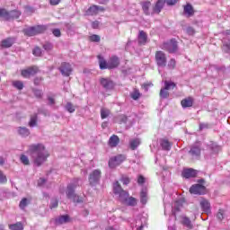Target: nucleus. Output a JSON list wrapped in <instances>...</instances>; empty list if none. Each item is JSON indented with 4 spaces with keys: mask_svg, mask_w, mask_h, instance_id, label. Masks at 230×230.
I'll use <instances>...</instances> for the list:
<instances>
[{
    "mask_svg": "<svg viewBox=\"0 0 230 230\" xmlns=\"http://www.w3.org/2000/svg\"><path fill=\"white\" fill-rule=\"evenodd\" d=\"M27 154L34 159V164L38 166H41L42 164L48 161L49 157V152L46 150V146L43 144H31L28 146Z\"/></svg>",
    "mask_w": 230,
    "mask_h": 230,
    "instance_id": "f257e3e1",
    "label": "nucleus"
},
{
    "mask_svg": "<svg viewBox=\"0 0 230 230\" xmlns=\"http://www.w3.org/2000/svg\"><path fill=\"white\" fill-rule=\"evenodd\" d=\"M97 58L99 60V67L102 70L117 69V67H119V65L121 64L119 58L116 55L111 56L108 61L105 60V58H103L102 55H98Z\"/></svg>",
    "mask_w": 230,
    "mask_h": 230,
    "instance_id": "f03ea898",
    "label": "nucleus"
},
{
    "mask_svg": "<svg viewBox=\"0 0 230 230\" xmlns=\"http://www.w3.org/2000/svg\"><path fill=\"white\" fill-rule=\"evenodd\" d=\"M48 26L46 25H35L23 29L22 32L26 37H35V35H40L46 33Z\"/></svg>",
    "mask_w": 230,
    "mask_h": 230,
    "instance_id": "7ed1b4c3",
    "label": "nucleus"
},
{
    "mask_svg": "<svg viewBox=\"0 0 230 230\" xmlns=\"http://www.w3.org/2000/svg\"><path fill=\"white\" fill-rule=\"evenodd\" d=\"M78 181H79V179H75V183L68 184L67 190H66L67 199H72L73 202H75L76 204H80V203L84 202L82 198H80V196H78L75 193V189L78 186Z\"/></svg>",
    "mask_w": 230,
    "mask_h": 230,
    "instance_id": "20e7f679",
    "label": "nucleus"
},
{
    "mask_svg": "<svg viewBox=\"0 0 230 230\" xmlns=\"http://www.w3.org/2000/svg\"><path fill=\"white\" fill-rule=\"evenodd\" d=\"M22 13L19 10L8 11L5 8L0 7V19H4V21H12L13 19H19Z\"/></svg>",
    "mask_w": 230,
    "mask_h": 230,
    "instance_id": "39448f33",
    "label": "nucleus"
},
{
    "mask_svg": "<svg viewBox=\"0 0 230 230\" xmlns=\"http://www.w3.org/2000/svg\"><path fill=\"white\" fill-rule=\"evenodd\" d=\"M113 192L115 195H119V199L122 202V204L127 202V199H128V191H126L123 190V188H121L119 181H115L113 183Z\"/></svg>",
    "mask_w": 230,
    "mask_h": 230,
    "instance_id": "423d86ee",
    "label": "nucleus"
},
{
    "mask_svg": "<svg viewBox=\"0 0 230 230\" xmlns=\"http://www.w3.org/2000/svg\"><path fill=\"white\" fill-rule=\"evenodd\" d=\"M100 179H102V171L100 169L93 170L90 172L88 177L90 186H96V184H99Z\"/></svg>",
    "mask_w": 230,
    "mask_h": 230,
    "instance_id": "0eeeda50",
    "label": "nucleus"
},
{
    "mask_svg": "<svg viewBox=\"0 0 230 230\" xmlns=\"http://www.w3.org/2000/svg\"><path fill=\"white\" fill-rule=\"evenodd\" d=\"M161 48L164 51H168V53H175L179 49L177 40H175V39H172L170 41L164 42L161 45Z\"/></svg>",
    "mask_w": 230,
    "mask_h": 230,
    "instance_id": "6e6552de",
    "label": "nucleus"
},
{
    "mask_svg": "<svg viewBox=\"0 0 230 230\" xmlns=\"http://www.w3.org/2000/svg\"><path fill=\"white\" fill-rule=\"evenodd\" d=\"M155 60L158 67H166V54L162 50H158L155 53Z\"/></svg>",
    "mask_w": 230,
    "mask_h": 230,
    "instance_id": "1a4fd4ad",
    "label": "nucleus"
},
{
    "mask_svg": "<svg viewBox=\"0 0 230 230\" xmlns=\"http://www.w3.org/2000/svg\"><path fill=\"white\" fill-rule=\"evenodd\" d=\"M39 66H29L25 69H22L21 71V75L23 78H31V76H35V75H37V73H39Z\"/></svg>",
    "mask_w": 230,
    "mask_h": 230,
    "instance_id": "9d476101",
    "label": "nucleus"
},
{
    "mask_svg": "<svg viewBox=\"0 0 230 230\" xmlns=\"http://www.w3.org/2000/svg\"><path fill=\"white\" fill-rule=\"evenodd\" d=\"M126 159L127 156H125V155H118L117 156L110 159L109 166L110 168H116V166H119V164H121V163H123Z\"/></svg>",
    "mask_w": 230,
    "mask_h": 230,
    "instance_id": "9b49d317",
    "label": "nucleus"
},
{
    "mask_svg": "<svg viewBox=\"0 0 230 230\" xmlns=\"http://www.w3.org/2000/svg\"><path fill=\"white\" fill-rule=\"evenodd\" d=\"M190 193L192 195H206V186L202 184H194L190 188Z\"/></svg>",
    "mask_w": 230,
    "mask_h": 230,
    "instance_id": "f8f14e48",
    "label": "nucleus"
},
{
    "mask_svg": "<svg viewBox=\"0 0 230 230\" xmlns=\"http://www.w3.org/2000/svg\"><path fill=\"white\" fill-rule=\"evenodd\" d=\"M59 71L63 76H71V73H73V67L71 66V64L63 62L59 66Z\"/></svg>",
    "mask_w": 230,
    "mask_h": 230,
    "instance_id": "ddd939ff",
    "label": "nucleus"
},
{
    "mask_svg": "<svg viewBox=\"0 0 230 230\" xmlns=\"http://www.w3.org/2000/svg\"><path fill=\"white\" fill-rule=\"evenodd\" d=\"M199 173V172L195 169L192 168H189V169H184L181 172V176L184 179H192L194 177H197V174Z\"/></svg>",
    "mask_w": 230,
    "mask_h": 230,
    "instance_id": "4468645a",
    "label": "nucleus"
},
{
    "mask_svg": "<svg viewBox=\"0 0 230 230\" xmlns=\"http://www.w3.org/2000/svg\"><path fill=\"white\" fill-rule=\"evenodd\" d=\"M100 12H105V8L99 5H92L86 11V15H98Z\"/></svg>",
    "mask_w": 230,
    "mask_h": 230,
    "instance_id": "2eb2a0df",
    "label": "nucleus"
},
{
    "mask_svg": "<svg viewBox=\"0 0 230 230\" xmlns=\"http://www.w3.org/2000/svg\"><path fill=\"white\" fill-rule=\"evenodd\" d=\"M100 84L107 91H111V89H114V82L110 78H101Z\"/></svg>",
    "mask_w": 230,
    "mask_h": 230,
    "instance_id": "dca6fc26",
    "label": "nucleus"
},
{
    "mask_svg": "<svg viewBox=\"0 0 230 230\" xmlns=\"http://www.w3.org/2000/svg\"><path fill=\"white\" fill-rule=\"evenodd\" d=\"M199 204L204 213H211V203H209V200L202 199Z\"/></svg>",
    "mask_w": 230,
    "mask_h": 230,
    "instance_id": "f3484780",
    "label": "nucleus"
},
{
    "mask_svg": "<svg viewBox=\"0 0 230 230\" xmlns=\"http://www.w3.org/2000/svg\"><path fill=\"white\" fill-rule=\"evenodd\" d=\"M164 0H157V2L155 4L153 7V13H161L163 8H164Z\"/></svg>",
    "mask_w": 230,
    "mask_h": 230,
    "instance_id": "a211bd4d",
    "label": "nucleus"
},
{
    "mask_svg": "<svg viewBox=\"0 0 230 230\" xmlns=\"http://www.w3.org/2000/svg\"><path fill=\"white\" fill-rule=\"evenodd\" d=\"M13 44H15V38L9 37L1 41V48H12Z\"/></svg>",
    "mask_w": 230,
    "mask_h": 230,
    "instance_id": "6ab92c4d",
    "label": "nucleus"
},
{
    "mask_svg": "<svg viewBox=\"0 0 230 230\" xmlns=\"http://www.w3.org/2000/svg\"><path fill=\"white\" fill-rule=\"evenodd\" d=\"M108 145L111 148H116L119 145V137L118 135H112L108 141Z\"/></svg>",
    "mask_w": 230,
    "mask_h": 230,
    "instance_id": "aec40b11",
    "label": "nucleus"
},
{
    "mask_svg": "<svg viewBox=\"0 0 230 230\" xmlns=\"http://www.w3.org/2000/svg\"><path fill=\"white\" fill-rule=\"evenodd\" d=\"M181 224L184 226V227H187V229H193V223H191V219L186 216L181 217Z\"/></svg>",
    "mask_w": 230,
    "mask_h": 230,
    "instance_id": "412c9836",
    "label": "nucleus"
},
{
    "mask_svg": "<svg viewBox=\"0 0 230 230\" xmlns=\"http://www.w3.org/2000/svg\"><path fill=\"white\" fill-rule=\"evenodd\" d=\"M148 40V35L145 31H140L138 34V44L140 46H145L146 44V41Z\"/></svg>",
    "mask_w": 230,
    "mask_h": 230,
    "instance_id": "4be33fe9",
    "label": "nucleus"
},
{
    "mask_svg": "<svg viewBox=\"0 0 230 230\" xmlns=\"http://www.w3.org/2000/svg\"><path fill=\"white\" fill-rule=\"evenodd\" d=\"M140 202L144 206L148 202V190L143 188L140 191Z\"/></svg>",
    "mask_w": 230,
    "mask_h": 230,
    "instance_id": "5701e85b",
    "label": "nucleus"
},
{
    "mask_svg": "<svg viewBox=\"0 0 230 230\" xmlns=\"http://www.w3.org/2000/svg\"><path fill=\"white\" fill-rule=\"evenodd\" d=\"M181 105L183 109H188L190 107H193V99L192 97H187L182 99L181 102Z\"/></svg>",
    "mask_w": 230,
    "mask_h": 230,
    "instance_id": "b1692460",
    "label": "nucleus"
},
{
    "mask_svg": "<svg viewBox=\"0 0 230 230\" xmlns=\"http://www.w3.org/2000/svg\"><path fill=\"white\" fill-rule=\"evenodd\" d=\"M142 10L145 15H150V7L152 6V3L150 1L141 2Z\"/></svg>",
    "mask_w": 230,
    "mask_h": 230,
    "instance_id": "393cba45",
    "label": "nucleus"
},
{
    "mask_svg": "<svg viewBox=\"0 0 230 230\" xmlns=\"http://www.w3.org/2000/svg\"><path fill=\"white\" fill-rule=\"evenodd\" d=\"M183 12L188 15V17H191L195 14V11L193 10V6L191 4H187L183 6Z\"/></svg>",
    "mask_w": 230,
    "mask_h": 230,
    "instance_id": "a878e982",
    "label": "nucleus"
},
{
    "mask_svg": "<svg viewBox=\"0 0 230 230\" xmlns=\"http://www.w3.org/2000/svg\"><path fill=\"white\" fill-rule=\"evenodd\" d=\"M67 222H70L68 215H63L56 219V224H58V226H62V224H67Z\"/></svg>",
    "mask_w": 230,
    "mask_h": 230,
    "instance_id": "bb28decb",
    "label": "nucleus"
},
{
    "mask_svg": "<svg viewBox=\"0 0 230 230\" xmlns=\"http://www.w3.org/2000/svg\"><path fill=\"white\" fill-rule=\"evenodd\" d=\"M162 150H166L167 152L172 150V143L168 139H162L160 143Z\"/></svg>",
    "mask_w": 230,
    "mask_h": 230,
    "instance_id": "cd10ccee",
    "label": "nucleus"
},
{
    "mask_svg": "<svg viewBox=\"0 0 230 230\" xmlns=\"http://www.w3.org/2000/svg\"><path fill=\"white\" fill-rule=\"evenodd\" d=\"M190 154L194 157H200V147L193 146L190 150Z\"/></svg>",
    "mask_w": 230,
    "mask_h": 230,
    "instance_id": "c85d7f7f",
    "label": "nucleus"
},
{
    "mask_svg": "<svg viewBox=\"0 0 230 230\" xmlns=\"http://www.w3.org/2000/svg\"><path fill=\"white\" fill-rule=\"evenodd\" d=\"M139 145H141V140H139V138H134L129 141V147L132 150H136Z\"/></svg>",
    "mask_w": 230,
    "mask_h": 230,
    "instance_id": "c756f323",
    "label": "nucleus"
},
{
    "mask_svg": "<svg viewBox=\"0 0 230 230\" xmlns=\"http://www.w3.org/2000/svg\"><path fill=\"white\" fill-rule=\"evenodd\" d=\"M10 230H24V226H22V223L17 222L15 224L9 225Z\"/></svg>",
    "mask_w": 230,
    "mask_h": 230,
    "instance_id": "7c9ffc66",
    "label": "nucleus"
},
{
    "mask_svg": "<svg viewBox=\"0 0 230 230\" xmlns=\"http://www.w3.org/2000/svg\"><path fill=\"white\" fill-rule=\"evenodd\" d=\"M124 204H126V206H137V199L134 197H128L126 200V202H124Z\"/></svg>",
    "mask_w": 230,
    "mask_h": 230,
    "instance_id": "2f4dec72",
    "label": "nucleus"
},
{
    "mask_svg": "<svg viewBox=\"0 0 230 230\" xmlns=\"http://www.w3.org/2000/svg\"><path fill=\"white\" fill-rule=\"evenodd\" d=\"M160 98L163 100H166V98H169L170 96V92H168V89L166 88H161L160 93H159Z\"/></svg>",
    "mask_w": 230,
    "mask_h": 230,
    "instance_id": "473e14b6",
    "label": "nucleus"
},
{
    "mask_svg": "<svg viewBox=\"0 0 230 230\" xmlns=\"http://www.w3.org/2000/svg\"><path fill=\"white\" fill-rule=\"evenodd\" d=\"M39 119L37 113H34L31 116V119L29 121V127H37V119Z\"/></svg>",
    "mask_w": 230,
    "mask_h": 230,
    "instance_id": "72a5a7b5",
    "label": "nucleus"
},
{
    "mask_svg": "<svg viewBox=\"0 0 230 230\" xmlns=\"http://www.w3.org/2000/svg\"><path fill=\"white\" fill-rule=\"evenodd\" d=\"M130 97L132 98V100L137 101L141 98V93L139 92L138 89L135 88L133 92L130 93Z\"/></svg>",
    "mask_w": 230,
    "mask_h": 230,
    "instance_id": "f704fd0d",
    "label": "nucleus"
},
{
    "mask_svg": "<svg viewBox=\"0 0 230 230\" xmlns=\"http://www.w3.org/2000/svg\"><path fill=\"white\" fill-rule=\"evenodd\" d=\"M175 87H177V84H175L174 82L164 81V88L167 89L168 91H170L172 89H175Z\"/></svg>",
    "mask_w": 230,
    "mask_h": 230,
    "instance_id": "c9c22d12",
    "label": "nucleus"
},
{
    "mask_svg": "<svg viewBox=\"0 0 230 230\" xmlns=\"http://www.w3.org/2000/svg\"><path fill=\"white\" fill-rule=\"evenodd\" d=\"M18 133L22 137H28V136H30V129H28L27 128H19Z\"/></svg>",
    "mask_w": 230,
    "mask_h": 230,
    "instance_id": "e433bc0d",
    "label": "nucleus"
},
{
    "mask_svg": "<svg viewBox=\"0 0 230 230\" xmlns=\"http://www.w3.org/2000/svg\"><path fill=\"white\" fill-rule=\"evenodd\" d=\"M13 86L18 89V91H22L24 89V83L22 81H13Z\"/></svg>",
    "mask_w": 230,
    "mask_h": 230,
    "instance_id": "4c0bfd02",
    "label": "nucleus"
},
{
    "mask_svg": "<svg viewBox=\"0 0 230 230\" xmlns=\"http://www.w3.org/2000/svg\"><path fill=\"white\" fill-rule=\"evenodd\" d=\"M110 115H111V110L106 109V108H102L101 110V118H102V119H105V118H109Z\"/></svg>",
    "mask_w": 230,
    "mask_h": 230,
    "instance_id": "58836bf2",
    "label": "nucleus"
},
{
    "mask_svg": "<svg viewBox=\"0 0 230 230\" xmlns=\"http://www.w3.org/2000/svg\"><path fill=\"white\" fill-rule=\"evenodd\" d=\"M32 93H33L34 96L36 98H38L39 100H41L42 96H44V93H42V90L33 88Z\"/></svg>",
    "mask_w": 230,
    "mask_h": 230,
    "instance_id": "ea45409f",
    "label": "nucleus"
},
{
    "mask_svg": "<svg viewBox=\"0 0 230 230\" xmlns=\"http://www.w3.org/2000/svg\"><path fill=\"white\" fill-rule=\"evenodd\" d=\"M177 66V61L175 60V58H171L168 62L167 67L168 69L173 70L175 69Z\"/></svg>",
    "mask_w": 230,
    "mask_h": 230,
    "instance_id": "a19ab883",
    "label": "nucleus"
},
{
    "mask_svg": "<svg viewBox=\"0 0 230 230\" xmlns=\"http://www.w3.org/2000/svg\"><path fill=\"white\" fill-rule=\"evenodd\" d=\"M90 42H100L102 40V38L98 34H93L89 37Z\"/></svg>",
    "mask_w": 230,
    "mask_h": 230,
    "instance_id": "79ce46f5",
    "label": "nucleus"
},
{
    "mask_svg": "<svg viewBox=\"0 0 230 230\" xmlns=\"http://www.w3.org/2000/svg\"><path fill=\"white\" fill-rule=\"evenodd\" d=\"M20 160L21 163H22V164H24L25 166H28L30 164V159L28 158V156H26V155H22Z\"/></svg>",
    "mask_w": 230,
    "mask_h": 230,
    "instance_id": "37998d69",
    "label": "nucleus"
},
{
    "mask_svg": "<svg viewBox=\"0 0 230 230\" xmlns=\"http://www.w3.org/2000/svg\"><path fill=\"white\" fill-rule=\"evenodd\" d=\"M32 54L34 55V57H41L42 49L40 47H35L32 50Z\"/></svg>",
    "mask_w": 230,
    "mask_h": 230,
    "instance_id": "c03bdc74",
    "label": "nucleus"
},
{
    "mask_svg": "<svg viewBox=\"0 0 230 230\" xmlns=\"http://www.w3.org/2000/svg\"><path fill=\"white\" fill-rule=\"evenodd\" d=\"M6 182H8V179L3 171L0 170V184H6Z\"/></svg>",
    "mask_w": 230,
    "mask_h": 230,
    "instance_id": "a18cd8bd",
    "label": "nucleus"
},
{
    "mask_svg": "<svg viewBox=\"0 0 230 230\" xmlns=\"http://www.w3.org/2000/svg\"><path fill=\"white\" fill-rule=\"evenodd\" d=\"M43 49H45V51H51V49H53V44L51 42H45V44H43L42 46Z\"/></svg>",
    "mask_w": 230,
    "mask_h": 230,
    "instance_id": "49530a36",
    "label": "nucleus"
},
{
    "mask_svg": "<svg viewBox=\"0 0 230 230\" xmlns=\"http://www.w3.org/2000/svg\"><path fill=\"white\" fill-rule=\"evenodd\" d=\"M26 206H28V199L23 198L19 204V208L21 209H25Z\"/></svg>",
    "mask_w": 230,
    "mask_h": 230,
    "instance_id": "de8ad7c7",
    "label": "nucleus"
},
{
    "mask_svg": "<svg viewBox=\"0 0 230 230\" xmlns=\"http://www.w3.org/2000/svg\"><path fill=\"white\" fill-rule=\"evenodd\" d=\"M66 110L67 111V112H70V113H73L75 111V106L71 102L66 103Z\"/></svg>",
    "mask_w": 230,
    "mask_h": 230,
    "instance_id": "09e8293b",
    "label": "nucleus"
},
{
    "mask_svg": "<svg viewBox=\"0 0 230 230\" xmlns=\"http://www.w3.org/2000/svg\"><path fill=\"white\" fill-rule=\"evenodd\" d=\"M173 208L175 211H181V208H182V201L181 200L175 201Z\"/></svg>",
    "mask_w": 230,
    "mask_h": 230,
    "instance_id": "8fccbe9b",
    "label": "nucleus"
},
{
    "mask_svg": "<svg viewBox=\"0 0 230 230\" xmlns=\"http://www.w3.org/2000/svg\"><path fill=\"white\" fill-rule=\"evenodd\" d=\"M56 208H58V199H54L50 201V209H55Z\"/></svg>",
    "mask_w": 230,
    "mask_h": 230,
    "instance_id": "3c124183",
    "label": "nucleus"
},
{
    "mask_svg": "<svg viewBox=\"0 0 230 230\" xmlns=\"http://www.w3.org/2000/svg\"><path fill=\"white\" fill-rule=\"evenodd\" d=\"M52 33L54 37H62V32L60 31V29H53Z\"/></svg>",
    "mask_w": 230,
    "mask_h": 230,
    "instance_id": "603ef678",
    "label": "nucleus"
},
{
    "mask_svg": "<svg viewBox=\"0 0 230 230\" xmlns=\"http://www.w3.org/2000/svg\"><path fill=\"white\" fill-rule=\"evenodd\" d=\"M120 181H122L123 184H125L126 186L128 184H130V178L127 177V176H122Z\"/></svg>",
    "mask_w": 230,
    "mask_h": 230,
    "instance_id": "864d4df0",
    "label": "nucleus"
},
{
    "mask_svg": "<svg viewBox=\"0 0 230 230\" xmlns=\"http://www.w3.org/2000/svg\"><path fill=\"white\" fill-rule=\"evenodd\" d=\"M119 123H127L128 118L126 115H119Z\"/></svg>",
    "mask_w": 230,
    "mask_h": 230,
    "instance_id": "5fc2aeb1",
    "label": "nucleus"
},
{
    "mask_svg": "<svg viewBox=\"0 0 230 230\" xmlns=\"http://www.w3.org/2000/svg\"><path fill=\"white\" fill-rule=\"evenodd\" d=\"M166 4H168V6H173V4H177V3H179V0H164Z\"/></svg>",
    "mask_w": 230,
    "mask_h": 230,
    "instance_id": "6e6d98bb",
    "label": "nucleus"
},
{
    "mask_svg": "<svg viewBox=\"0 0 230 230\" xmlns=\"http://www.w3.org/2000/svg\"><path fill=\"white\" fill-rule=\"evenodd\" d=\"M146 182L145 176L139 175L137 178V184L143 185Z\"/></svg>",
    "mask_w": 230,
    "mask_h": 230,
    "instance_id": "4d7b16f0",
    "label": "nucleus"
},
{
    "mask_svg": "<svg viewBox=\"0 0 230 230\" xmlns=\"http://www.w3.org/2000/svg\"><path fill=\"white\" fill-rule=\"evenodd\" d=\"M217 217L218 220H224V210L219 209V211L217 212Z\"/></svg>",
    "mask_w": 230,
    "mask_h": 230,
    "instance_id": "13d9d810",
    "label": "nucleus"
},
{
    "mask_svg": "<svg viewBox=\"0 0 230 230\" xmlns=\"http://www.w3.org/2000/svg\"><path fill=\"white\" fill-rule=\"evenodd\" d=\"M42 80H44V78H42V77H35L34 78V85H40Z\"/></svg>",
    "mask_w": 230,
    "mask_h": 230,
    "instance_id": "bf43d9fd",
    "label": "nucleus"
},
{
    "mask_svg": "<svg viewBox=\"0 0 230 230\" xmlns=\"http://www.w3.org/2000/svg\"><path fill=\"white\" fill-rule=\"evenodd\" d=\"M92 28L93 30H98V28H100V22L98 21H94L92 22Z\"/></svg>",
    "mask_w": 230,
    "mask_h": 230,
    "instance_id": "052dcab7",
    "label": "nucleus"
},
{
    "mask_svg": "<svg viewBox=\"0 0 230 230\" xmlns=\"http://www.w3.org/2000/svg\"><path fill=\"white\" fill-rule=\"evenodd\" d=\"M60 1L62 0H49L51 6H57V4H60Z\"/></svg>",
    "mask_w": 230,
    "mask_h": 230,
    "instance_id": "680f3d73",
    "label": "nucleus"
},
{
    "mask_svg": "<svg viewBox=\"0 0 230 230\" xmlns=\"http://www.w3.org/2000/svg\"><path fill=\"white\" fill-rule=\"evenodd\" d=\"M187 33L189 35H195V29H193L192 27L187 28Z\"/></svg>",
    "mask_w": 230,
    "mask_h": 230,
    "instance_id": "e2e57ef3",
    "label": "nucleus"
},
{
    "mask_svg": "<svg viewBox=\"0 0 230 230\" xmlns=\"http://www.w3.org/2000/svg\"><path fill=\"white\" fill-rule=\"evenodd\" d=\"M154 85L152 83H146L142 85V87L146 90L148 91V87H152Z\"/></svg>",
    "mask_w": 230,
    "mask_h": 230,
    "instance_id": "0e129e2a",
    "label": "nucleus"
},
{
    "mask_svg": "<svg viewBox=\"0 0 230 230\" xmlns=\"http://www.w3.org/2000/svg\"><path fill=\"white\" fill-rule=\"evenodd\" d=\"M48 100L49 102V105H55V99L53 97H49Z\"/></svg>",
    "mask_w": 230,
    "mask_h": 230,
    "instance_id": "69168bd1",
    "label": "nucleus"
},
{
    "mask_svg": "<svg viewBox=\"0 0 230 230\" xmlns=\"http://www.w3.org/2000/svg\"><path fill=\"white\" fill-rule=\"evenodd\" d=\"M4 165V158L3 156H0V166Z\"/></svg>",
    "mask_w": 230,
    "mask_h": 230,
    "instance_id": "338daca9",
    "label": "nucleus"
},
{
    "mask_svg": "<svg viewBox=\"0 0 230 230\" xmlns=\"http://www.w3.org/2000/svg\"><path fill=\"white\" fill-rule=\"evenodd\" d=\"M46 182V180L43 179V178H40V181H39V184H44Z\"/></svg>",
    "mask_w": 230,
    "mask_h": 230,
    "instance_id": "774afa93",
    "label": "nucleus"
}]
</instances>
